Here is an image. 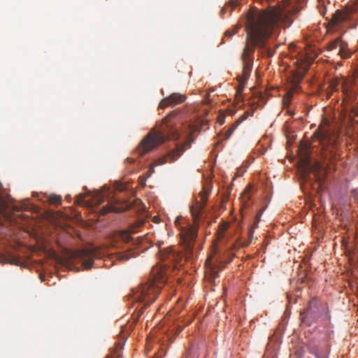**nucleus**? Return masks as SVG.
<instances>
[{
  "label": "nucleus",
  "mask_w": 358,
  "mask_h": 358,
  "mask_svg": "<svg viewBox=\"0 0 358 358\" xmlns=\"http://www.w3.org/2000/svg\"><path fill=\"white\" fill-rule=\"evenodd\" d=\"M176 115L174 112L165 117L158 128L152 129L139 143L135 152L142 157L155 149L159 145L164 143L166 140H176L179 138V133L174 127V123L170 118Z\"/></svg>",
  "instance_id": "f257e3e1"
},
{
  "label": "nucleus",
  "mask_w": 358,
  "mask_h": 358,
  "mask_svg": "<svg viewBox=\"0 0 358 358\" xmlns=\"http://www.w3.org/2000/svg\"><path fill=\"white\" fill-rule=\"evenodd\" d=\"M165 265H156L151 271L150 278L142 284L134 294V300L148 306L153 303L160 292L161 285L167 280V269Z\"/></svg>",
  "instance_id": "f03ea898"
},
{
  "label": "nucleus",
  "mask_w": 358,
  "mask_h": 358,
  "mask_svg": "<svg viewBox=\"0 0 358 358\" xmlns=\"http://www.w3.org/2000/svg\"><path fill=\"white\" fill-rule=\"evenodd\" d=\"M326 49L327 51L338 49V55L343 59H349L354 53V51L349 48L348 42L344 41L342 36H338L329 42L326 45Z\"/></svg>",
  "instance_id": "7ed1b4c3"
},
{
  "label": "nucleus",
  "mask_w": 358,
  "mask_h": 358,
  "mask_svg": "<svg viewBox=\"0 0 358 358\" xmlns=\"http://www.w3.org/2000/svg\"><path fill=\"white\" fill-rule=\"evenodd\" d=\"M198 225L196 224H188L186 227L180 229V236L186 245V249L192 251L193 242L197 236Z\"/></svg>",
  "instance_id": "20e7f679"
},
{
  "label": "nucleus",
  "mask_w": 358,
  "mask_h": 358,
  "mask_svg": "<svg viewBox=\"0 0 358 358\" xmlns=\"http://www.w3.org/2000/svg\"><path fill=\"white\" fill-rule=\"evenodd\" d=\"M190 142L187 141L183 145H177L176 149L170 151L167 155L158 158L155 162L154 166L163 165L168 162H173L176 161L180 155L185 152V145H189Z\"/></svg>",
  "instance_id": "39448f33"
},
{
  "label": "nucleus",
  "mask_w": 358,
  "mask_h": 358,
  "mask_svg": "<svg viewBox=\"0 0 358 358\" xmlns=\"http://www.w3.org/2000/svg\"><path fill=\"white\" fill-rule=\"evenodd\" d=\"M208 194L209 192L205 189L201 191L199 193L201 201H196L190 208V211L194 218V222H196L200 218V215L207 203Z\"/></svg>",
  "instance_id": "423d86ee"
},
{
  "label": "nucleus",
  "mask_w": 358,
  "mask_h": 358,
  "mask_svg": "<svg viewBox=\"0 0 358 358\" xmlns=\"http://www.w3.org/2000/svg\"><path fill=\"white\" fill-rule=\"evenodd\" d=\"M163 242L158 241L156 243L157 247L159 249V255L162 261L169 260L171 262H178L181 259V255L176 252L172 247L162 248Z\"/></svg>",
  "instance_id": "0eeeda50"
},
{
  "label": "nucleus",
  "mask_w": 358,
  "mask_h": 358,
  "mask_svg": "<svg viewBox=\"0 0 358 358\" xmlns=\"http://www.w3.org/2000/svg\"><path fill=\"white\" fill-rule=\"evenodd\" d=\"M351 19L352 15L347 10H338L332 15L329 24L332 28L337 29Z\"/></svg>",
  "instance_id": "6e6552de"
},
{
  "label": "nucleus",
  "mask_w": 358,
  "mask_h": 358,
  "mask_svg": "<svg viewBox=\"0 0 358 358\" xmlns=\"http://www.w3.org/2000/svg\"><path fill=\"white\" fill-rule=\"evenodd\" d=\"M321 166L318 163H315L312 164L308 159H305L303 160V177L304 179L306 180V174L308 172H313L314 173L315 180L319 182H321L322 180V176H319V172L321 171Z\"/></svg>",
  "instance_id": "1a4fd4ad"
},
{
  "label": "nucleus",
  "mask_w": 358,
  "mask_h": 358,
  "mask_svg": "<svg viewBox=\"0 0 358 358\" xmlns=\"http://www.w3.org/2000/svg\"><path fill=\"white\" fill-rule=\"evenodd\" d=\"M186 96L181 94L173 93L170 96L163 99L159 103L160 108H164L169 106H176L184 102Z\"/></svg>",
  "instance_id": "9d476101"
},
{
  "label": "nucleus",
  "mask_w": 358,
  "mask_h": 358,
  "mask_svg": "<svg viewBox=\"0 0 358 358\" xmlns=\"http://www.w3.org/2000/svg\"><path fill=\"white\" fill-rule=\"evenodd\" d=\"M317 309V300L313 299L310 301L306 315L302 318L303 322H306L308 325H310L313 320H315L317 318V316L316 315Z\"/></svg>",
  "instance_id": "9b49d317"
},
{
  "label": "nucleus",
  "mask_w": 358,
  "mask_h": 358,
  "mask_svg": "<svg viewBox=\"0 0 358 358\" xmlns=\"http://www.w3.org/2000/svg\"><path fill=\"white\" fill-rule=\"evenodd\" d=\"M78 256L83 261V266L88 269L92 267L94 264V257L95 253L93 251L83 249L78 252Z\"/></svg>",
  "instance_id": "f8f14e48"
},
{
  "label": "nucleus",
  "mask_w": 358,
  "mask_h": 358,
  "mask_svg": "<svg viewBox=\"0 0 358 358\" xmlns=\"http://www.w3.org/2000/svg\"><path fill=\"white\" fill-rule=\"evenodd\" d=\"M84 194H80L76 197V203L81 206H86L88 207H92L94 206H98L103 201V196L99 193H96L94 201H86L85 199Z\"/></svg>",
  "instance_id": "ddd939ff"
},
{
  "label": "nucleus",
  "mask_w": 358,
  "mask_h": 358,
  "mask_svg": "<svg viewBox=\"0 0 358 358\" xmlns=\"http://www.w3.org/2000/svg\"><path fill=\"white\" fill-rule=\"evenodd\" d=\"M315 135L316 139L319 141L323 146L326 144L330 143L331 134L328 130L320 128Z\"/></svg>",
  "instance_id": "4468645a"
},
{
  "label": "nucleus",
  "mask_w": 358,
  "mask_h": 358,
  "mask_svg": "<svg viewBox=\"0 0 358 358\" xmlns=\"http://www.w3.org/2000/svg\"><path fill=\"white\" fill-rule=\"evenodd\" d=\"M129 206L127 205L125 208L122 207H116L112 204H109L108 206H103L100 209V213L101 215H106L110 212H120L124 210L127 208H129Z\"/></svg>",
  "instance_id": "2eb2a0df"
},
{
  "label": "nucleus",
  "mask_w": 358,
  "mask_h": 358,
  "mask_svg": "<svg viewBox=\"0 0 358 358\" xmlns=\"http://www.w3.org/2000/svg\"><path fill=\"white\" fill-rule=\"evenodd\" d=\"M247 114L244 113L241 117H240L227 131L225 133V139H227L230 137L232 133L235 131L238 124H241V122L246 120Z\"/></svg>",
  "instance_id": "dca6fc26"
},
{
  "label": "nucleus",
  "mask_w": 358,
  "mask_h": 358,
  "mask_svg": "<svg viewBox=\"0 0 358 358\" xmlns=\"http://www.w3.org/2000/svg\"><path fill=\"white\" fill-rule=\"evenodd\" d=\"M136 256V253L132 250H128L125 252L119 253L117 259L120 261H126Z\"/></svg>",
  "instance_id": "f3484780"
},
{
  "label": "nucleus",
  "mask_w": 358,
  "mask_h": 358,
  "mask_svg": "<svg viewBox=\"0 0 358 358\" xmlns=\"http://www.w3.org/2000/svg\"><path fill=\"white\" fill-rule=\"evenodd\" d=\"M122 345L120 343L117 345V347L114 349L113 353L110 355H108L106 358H122V354L120 352V349L122 348Z\"/></svg>",
  "instance_id": "a211bd4d"
},
{
  "label": "nucleus",
  "mask_w": 358,
  "mask_h": 358,
  "mask_svg": "<svg viewBox=\"0 0 358 358\" xmlns=\"http://www.w3.org/2000/svg\"><path fill=\"white\" fill-rule=\"evenodd\" d=\"M48 201L50 204L59 205L62 202V198L60 196L51 194L48 196Z\"/></svg>",
  "instance_id": "6ab92c4d"
},
{
  "label": "nucleus",
  "mask_w": 358,
  "mask_h": 358,
  "mask_svg": "<svg viewBox=\"0 0 358 358\" xmlns=\"http://www.w3.org/2000/svg\"><path fill=\"white\" fill-rule=\"evenodd\" d=\"M263 211H264V209H262L259 210V212L257 214L256 217H255V222H254V224L252 225V229L250 230V234L252 235V233H253V229L256 227H257L258 226V223L259 222L260 220H261V216H262V214L263 213Z\"/></svg>",
  "instance_id": "aec40b11"
},
{
  "label": "nucleus",
  "mask_w": 358,
  "mask_h": 358,
  "mask_svg": "<svg viewBox=\"0 0 358 358\" xmlns=\"http://www.w3.org/2000/svg\"><path fill=\"white\" fill-rule=\"evenodd\" d=\"M263 211H264V209H262L259 210V212L257 214L256 217H255V222H254V224L252 225V229L250 230V234L252 235V233H253V229L256 227H257L258 226V223L259 222L260 220H261V216H262V214L263 213Z\"/></svg>",
  "instance_id": "412c9836"
},
{
  "label": "nucleus",
  "mask_w": 358,
  "mask_h": 358,
  "mask_svg": "<svg viewBox=\"0 0 358 358\" xmlns=\"http://www.w3.org/2000/svg\"><path fill=\"white\" fill-rule=\"evenodd\" d=\"M117 238L125 243H128L131 239L130 234L128 231L120 232Z\"/></svg>",
  "instance_id": "4be33fe9"
},
{
  "label": "nucleus",
  "mask_w": 358,
  "mask_h": 358,
  "mask_svg": "<svg viewBox=\"0 0 358 358\" xmlns=\"http://www.w3.org/2000/svg\"><path fill=\"white\" fill-rule=\"evenodd\" d=\"M237 6V1L236 0H231L229 3L221 10V13L223 14L224 12H226V10L228 8V7H231L230 13H231L234 10V8Z\"/></svg>",
  "instance_id": "5701e85b"
},
{
  "label": "nucleus",
  "mask_w": 358,
  "mask_h": 358,
  "mask_svg": "<svg viewBox=\"0 0 358 358\" xmlns=\"http://www.w3.org/2000/svg\"><path fill=\"white\" fill-rule=\"evenodd\" d=\"M229 228V224L227 222H224L219 226V232L218 236L219 238H222V234L227 230Z\"/></svg>",
  "instance_id": "b1692460"
},
{
  "label": "nucleus",
  "mask_w": 358,
  "mask_h": 358,
  "mask_svg": "<svg viewBox=\"0 0 358 358\" xmlns=\"http://www.w3.org/2000/svg\"><path fill=\"white\" fill-rule=\"evenodd\" d=\"M292 93L289 92L287 94L286 96H285L282 99V103H283V106L284 107H288L290 104V102H291V98H292Z\"/></svg>",
  "instance_id": "393cba45"
},
{
  "label": "nucleus",
  "mask_w": 358,
  "mask_h": 358,
  "mask_svg": "<svg viewBox=\"0 0 358 358\" xmlns=\"http://www.w3.org/2000/svg\"><path fill=\"white\" fill-rule=\"evenodd\" d=\"M303 76L299 73H296L293 78L292 82L294 83V85H298L300 81L302 80Z\"/></svg>",
  "instance_id": "a878e982"
},
{
  "label": "nucleus",
  "mask_w": 358,
  "mask_h": 358,
  "mask_svg": "<svg viewBox=\"0 0 358 358\" xmlns=\"http://www.w3.org/2000/svg\"><path fill=\"white\" fill-rule=\"evenodd\" d=\"M240 27H241L240 25H236L232 30H227L225 32V36L231 37L232 36H234V34H236L237 33V31Z\"/></svg>",
  "instance_id": "bb28decb"
},
{
  "label": "nucleus",
  "mask_w": 358,
  "mask_h": 358,
  "mask_svg": "<svg viewBox=\"0 0 358 358\" xmlns=\"http://www.w3.org/2000/svg\"><path fill=\"white\" fill-rule=\"evenodd\" d=\"M338 85H339V81L338 80H333L330 83V87H331V90L334 91L337 90V87H338Z\"/></svg>",
  "instance_id": "cd10ccee"
},
{
  "label": "nucleus",
  "mask_w": 358,
  "mask_h": 358,
  "mask_svg": "<svg viewBox=\"0 0 358 358\" xmlns=\"http://www.w3.org/2000/svg\"><path fill=\"white\" fill-rule=\"evenodd\" d=\"M351 196L353 197L355 201L358 203V190L353 189L351 191Z\"/></svg>",
  "instance_id": "c85d7f7f"
},
{
  "label": "nucleus",
  "mask_w": 358,
  "mask_h": 358,
  "mask_svg": "<svg viewBox=\"0 0 358 358\" xmlns=\"http://www.w3.org/2000/svg\"><path fill=\"white\" fill-rule=\"evenodd\" d=\"M3 201L1 199V197L0 196V213L3 211Z\"/></svg>",
  "instance_id": "c756f323"
},
{
  "label": "nucleus",
  "mask_w": 358,
  "mask_h": 358,
  "mask_svg": "<svg viewBox=\"0 0 358 358\" xmlns=\"http://www.w3.org/2000/svg\"><path fill=\"white\" fill-rule=\"evenodd\" d=\"M346 83V81L345 80H343V83H342V85H343V92L345 93V85Z\"/></svg>",
  "instance_id": "7c9ffc66"
},
{
  "label": "nucleus",
  "mask_w": 358,
  "mask_h": 358,
  "mask_svg": "<svg viewBox=\"0 0 358 358\" xmlns=\"http://www.w3.org/2000/svg\"><path fill=\"white\" fill-rule=\"evenodd\" d=\"M213 278H215V277L217 275L218 272L217 271H213Z\"/></svg>",
  "instance_id": "2f4dec72"
},
{
  "label": "nucleus",
  "mask_w": 358,
  "mask_h": 358,
  "mask_svg": "<svg viewBox=\"0 0 358 358\" xmlns=\"http://www.w3.org/2000/svg\"><path fill=\"white\" fill-rule=\"evenodd\" d=\"M248 192H249V189H246V190L244 192V196H248Z\"/></svg>",
  "instance_id": "473e14b6"
},
{
  "label": "nucleus",
  "mask_w": 358,
  "mask_h": 358,
  "mask_svg": "<svg viewBox=\"0 0 358 358\" xmlns=\"http://www.w3.org/2000/svg\"><path fill=\"white\" fill-rule=\"evenodd\" d=\"M151 173L154 172V166H150Z\"/></svg>",
  "instance_id": "72a5a7b5"
}]
</instances>
